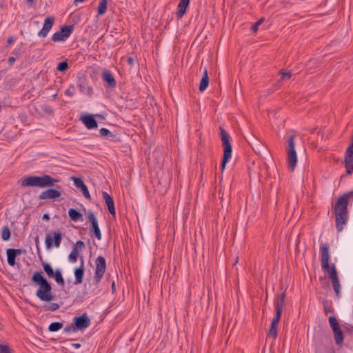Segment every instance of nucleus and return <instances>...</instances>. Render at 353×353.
Instances as JSON below:
<instances>
[{"mask_svg": "<svg viewBox=\"0 0 353 353\" xmlns=\"http://www.w3.org/2000/svg\"><path fill=\"white\" fill-rule=\"evenodd\" d=\"M99 136L101 137H114V134L107 128H101L99 130Z\"/></svg>", "mask_w": 353, "mask_h": 353, "instance_id": "473e14b6", "label": "nucleus"}, {"mask_svg": "<svg viewBox=\"0 0 353 353\" xmlns=\"http://www.w3.org/2000/svg\"><path fill=\"white\" fill-rule=\"evenodd\" d=\"M335 342L337 345H340L343 341V334L341 330V328L333 331Z\"/></svg>", "mask_w": 353, "mask_h": 353, "instance_id": "cd10ccee", "label": "nucleus"}, {"mask_svg": "<svg viewBox=\"0 0 353 353\" xmlns=\"http://www.w3.org/2000/svg\"><path fill=\"white\" fill-rule=\"evenodd\" d=\"M332 285H333V288H334V290L336 293V295L339 297L340 296V288H341V285H340V283H339V280L337 279V280H335V281H332Z\"/></svg>", "mask_w": 353, "mask_h": 353, "instance_id": "2f4dec72", "label": "nucleus"}, {"mask_svg": "<svg viewBox=\"0 0 353 353\" xmlns=\"http://www.w3.org/2000/svg\"><path fill=\"white\" fill-rule=\"evenodd\" d=\"M88 218L91 223V226L90 228V232L91 233V235H94L96 237V239H97L98 240H101L102 238V234L101 232V230L99 227L98 220L96 216L94 215V212L92 211H89L88 212Z\"/></svg>", "mask_w": 353, "mask_h": 353, "instance_id": "9b49d317", "label": "nucleus"}, {"mask_svg": "<svg viewBox=\"0 0 353 353\" xmlns=\"http://www.w3.org/2000/svg\"><path fill=\"white\" fill-rule=\"evenodd\" d=\"M44 110L48 112H51L52 108L50 106H47V107H46V108H44Z\"/></svg>", "mask_w": 353, "mask_h": 353, "instance_id": "8fccbe9b", "label": "nucleus"}, {"mask_svg": "<svg viewBox=\"0 0 353 353\" xmlns=\"http://www.w3.org/2000/svg\"><path fill=\"white\" fill-rule=\"evenodd\" d=\"M81 121L88 130L95 129L98 127L97 121L92 114L82 116Z\"/></svg>", "mask_w": 353, "mask_h": 353, "instance_id": "a211bd4d", "label": "nucleus"}, {"mask_svg": "<svg viewBox=\"0 0 353 353\" xmlns=\"http://www.w3.org/2000/svg\"><path fill=\"white\" fill-rule=\"evenodd\" d=\"M320 252H321V268L324 272H327L330 271V276L332 281H335L339 279L337 272L336 269V266L334 264H332L330 268L329 265V245L327 243H323L320 245Z\"/></svg>", "mask_w": 353, "mask_h": 353, "instance_id": "39448f33", "label": "nucleus"}, {"mask_svg": "<svg viewBox=\"0 0 353 353\" xmlns=\"http://www.w3.org/2000/svg\"><path fill=\"white\" fill-rule=\"evenodd\" d=\"M190 0H180L177 6V16L181 18L182 17L189 5Z\"/></svg>", "mask_w": 353, "mask_h": 353, "instance_id": "4be33fe9", "label": "nucleus"}, {"mask_svg": "<svg viewBox=\"0 0 353 353\" xmlns=\"http://www.w3.org/2000/svg\"><path fill=\"white\" fill-rule=\"evenodd\" d=\"M102 79L103 81H106L108 86L110 88H114L116 85V80L112 73L108 70H105L102 73Z\"/></svg>", "mask_w": 353, "mask_h": 353, "instance_id": "412c9836", "label": "nucleus"}, {"mask_svg": "<svg viewBox=\"0 0 353 353\" xmlns=\"http://www.w3.org/2000/svg\"><path fill=\"white\" fill-rule=\"evenodd\" d=\"M34 0H27L28 3H32Z\"/></svg>", "mask_w": 353, "mask_h": 353, "instance_id": "864d4df0", "label": "nucleus"}, {"mask_svg": "<svg viewBox=\"0 0 353 353\" xmlns=\"http://www.w3.org/2000/svg\"><path fill=\"white\" fill-rule=\"evenodd\" d=\"M341 196L345 199L346 201H353V190L344 193Z\"/></svg>", "mask_w": 353, "mask_h": 353, "instance_id": "58836bf2", "label": "nucleus"}, {"mask_svg": "<svg viewBox=\"0 0 353 353\" xmlns=\"http://www.w3.org/2000/svg\"><path fill=\"white\" fill-rule=\"evenodd\" d=\"M10 250L17 256V255H20L23 252V250L21 249H13L9 248Z\"/></svg>", "mask_w": 353, "mask_h": 353, "instance_id": "79ce46f5", "label": "nucleus"}, {"mask_svg": "<svg viewBox=\"0 0 353 353\" xmlns=\"http://www.w3.org/2000/svg\"><path fill=\"white\" fill-rule=\"evenodd\" d=\"M42 266L43 268L44 272L46 273L49 278H54L59 285L64 286L65 281L60 269H57L55 271H54L51 265L47 262H43Z\"/></svg>", "mask_w": 353, "mask_h": 353, "instance_id": "6e6552de", "label": "nucleus"}, {"mask_svg": "<svg viewBox=\"0 0 353 353\" xmlns=\"http://www.w3.org/2000/svg\"><path fill=\"white\" fill-rule=\"evenodd\" d=\"M71 346H72V347H74V348H77H77L81 347V344H80V343H72V344H71Z\"/></svg>", "mask_w": 353, "mask_h": 353, "instance_id": "de8ad7c7", "label": "nucleus"}, {"mask_svg": "<svg viewBox=\"0 0 353 353\" xmlns=\"http://www.w3.org/2000/svg\"><path fill=\"white\" fill-rule=\"evenodd\" d=\"M220 137L223 146V157L221 162V170L225 169L227 162L232 157V145L230 143L231 137L223 127L219 128Z\"/></svg>", "mask_w": 353, "mask_h": 353, "instance_id": "423d86ee", "label": "nucleus"}, {"mask_svg": "<svg viewBox=\"0 0 353 353\" xmlns=\"http://www.w3.org/2000/svg\"><path fill=\"white\" fill-rule=\"evenodd\" d=\"M15 61V59L12 57H9L8 59V63L10 65H12Z\"/></svg>", "mask_w": 353, "mask_h": 353, "instance_id": "49530a36", "label": "nucleus"}, {"mask_svg": "<svg viewBox=\"0 0 353 353\" xmlns=\"http://www.w3.org/2000/svg\"><path fill=\"white\" fill-rule=\"evenodd\" d=\"M68 216L70 219L74 222L83 221V214L74 208L69 209Z\"/></svg>", "mask_w": 353, "mask_h": 353, "instance_id": "5701e85b", "label": "nucleus"}, {"mask_svg": "<svg viewBox=\"0 0 353 353\" xmlns=\"http://www.w3.org/2000/svg\"><path fill=\"white\" fill-rule=\"evenodd\" d=\"M74 30V26H63L61 28L59 31L54 33L52 35V40L53 41H65L72 34Z\"/></svg>", "mask_w": 353, "mask_h": 353, "instance_id": "9d476101", "label": "nucleus"}, {"mask_svg": "<svg viewBox=\"0 0 353 353\" xmlns=\"http://www.w3.org/2000/svg\"><path fill=\"white\" fill-rule=\"evenodd\" d=\"M108 0H100V2L97 8L98 15H103L107 11Z\"/></svg>", "mask_w": 353, "mask_h": 353, "instance_id": "bb28decb", "label": "nucleus"}, {"mask_svg": "<svg viewBox=\"0 0 353 353\" xmlns=\"http://www.w3.org/2000/svg\"><path fill=\"white\" fill-rule=\"evenodd\" d=\"M348 201L340 196L334 207V213L335 214L336 228L338 232H341L345 225L347 224L348 219L347 206Z\"/></svg>", "mask_w": 353, "mask_h": 353, "instance_id": "f03ea898", "label": "nucleus"}, {"mask_svg": "<svg viewBox=\"0 0 353 353\" xmlns=\"http://www.w3.org/2000/svg\"><path fill=\"white\" fill-rule=\"evenodd\" d=\"M63 331L65 332H74V323H72L70 325H66L63 328Z\"/></svg>", "mask_w": 353, "mask_h": 353, "instance_id": "37998d69", "label": "nucleus"}, {"mask_svg": "<svg viewBox=\"0 0 353 353\" xmlns=\"http://www.w3.org/2000/svg\"><path fill=\"white\" fill-rule=\"evenodd\" d=\"M14 42V38L13 37H10L8 39L7 43L10 45Z\"/></svg>", "mask_w": 353, "mask_h": 353, "instance_id": "a18cd8bd", "label": "nucleus"}, {"mask_svg": "<svg viewBox=\"0 0 353 353\" xmlns=\"http://www.w3.org/2000/svg\"><path fill=\"white\" fill-rule=\"evenodd\" d=\"M0 353H12V351L8 345L0 343Z\"/></svg>", "mask_w": 353, "mask_h": 353, "instance_id": "4c0bfd02", "label": "nucleus"}, {"mask_svg": "<svg viewBox=\"0 0 353 353\" xmlns=\"http://www.w3.org/2000/svg\"><path fill=\"white\" fill-rule=\"evenodd\" d=\"M264 20V18H261L259 20H258L256 23H254L252 27H251V30L253 31V32H256L257 30H258V27L259 25H261L262 23V22Z\"/></svg>", "mask_w": 353, "mask_h": 353, "instance_id": "ea45409f", "label": "nucleus"}, {"mask_svg": "<svg viewBox=\"0 0 353 353\" xmlns=\"http://www.w3.org/2000/svg\"><path fill=\"white\" fill-rule=\"evenodd\" d=\"M279 74L281 75V79H290L292 77L291 72H285L282 70L279 71Z\"/></svg>", "mask_w": 353, "mask_h": 353, "instance_id": "a19ab883", "label": "nucleus"}, {"mask_svg": "<svg viewBox=\"0 0 353 353\" xmlns=\"http://www.w3.org/2000/svg\"><path fill=\"white\" fill-rule=\"evenodd\" d=\"M85 0H74V3L77 4L78 3H81L84 1Z\"/></svg>", "mask_w": 353, "mask_h": 353, "instance_id": "603ef678", "label": "nucleus"}, {"mask_svg": "<svg viewBox=\"0 0 353 353\" xmlns=\"http://www.w3.org/2000/svg\"><path fill=\"white\" fill-rule=\"evenodd\" d=\"M59 179L52 178L51 176L44 174L41 176H29L23 178L21 180V185L22 187H39L45 188L47 186H52L54 183L59 182Z\"/></svg>", "mask_w": 353, "mask_h": 353, "instance_id": "7ed1b4c3", "label": "nucleus"}, {"mask_svg": "<svg viewBox=\"0 0 353 353\" xmlns=\"http://www.w3.org/2000/svg\"><path fill=\"white\" fill-rule=\"evenodd\" d=\"M83 261L82 260V264L81 267L79 268H76L74 270V276H75V281L74 282V285L81 284L83 281V278L84 275V270L83 268Z\"/></svg>", "mask_w": 353, "mask_h": 353, "instance_id": "b1692460", "label": "nucleus"}, {"mask_svg": "<svg viewBox=\"0 0 353 353\" xmlns=\"http://www.w3.org/2000/svg\"><path fill=\"white\" fill-rule=\"evenodd\" d=\"M329 323H330V327H332V331H335L336 330L340 329L337 319L334 316L329 317Z\"/></svg>", "mask_w": 353, "mask_h": 353, "instance_id": "7c9ffc66", "label": "nucleus"}, {"mask_svg": "<svg viewBox=\"0 0 353 353\" xmlns=\"http://www.w3.org/2000/svg\"><path fill=\"white\" fill-rule=\"evenodd\" d=\"M61 195V192L57 189H48L45 191H43L39 195V199L41 200L55 199L59 197Z\"/></svg>", "mask_w": 353, "mask_h": 353, "instance_id": "dca6fc26", "label": "nucleus"}, {"mask_svg": "<svg viewBox=\"0 0 353 353\" xmlns=\"http://www.w3.org/2000/svg\"><path fill=\"white\" fill-rule=\"evenodd\" d=\"M96 116L98 117H101V115H99V114H97Z\"/></svg>", "mask_w": 353, "mask_h": 353, "instance_id": "5fc2aeb1", "label": "nucleus"}, {"mask_svg": "<svg viewBox=\"0 0 353 353\" xmlns=\"http://www.w3.org/2000/svg\"><path fill=\"white\" fill-rule=\"evenodd\" d=\"M42 219H43V220L48 221V220L50 219V216H49V214H48L46 213V214H44L43 215Z\"/></svg>", "mask_w": 353, "mask_h": 353, "instance_id": "09e8293b", "label": "nucleus"}, {"mask_svg": "<svg viewBox=\"0 0 353 353\" xmlns=\"http://www.w3.org/2000/svg\"><path fill=\"white\" fill-rule=\"evenodd\" d=\"M32 281L39 285L36 295L41 301L50 302L53 300L52 286L41 272H35L32 276Z\"/></svg>", "mask_w": 353, "mask_h": 353, "instance_id": "f257e3e1", "label": "nucleus"}, {"mask_svg": "<svg viewBox=\"0 0 353 353\" xmlns=\"http://www.w3.org/2000/svg\"><path fill=\"white\" fill-rule=\"evenodd\" d=\"M128 63L129 65H130L131 67H132L134 65V59L132 57H129L128 58Z\"/></svg>", "mask_w": 353, "mask_h": 353, "instance_id": "c03bdc74", "label": "nucleus"}, {"mask_svg": "<svg viewBox=\"0 0 353 353\" xmlns=\"http://www.w3.org/2000/svg\"><path fill=\"white\" fill-rule=\"evenodd\" d=\"M209 84V77L208 74V70L206 68L203 70V77L199 83V90L200 92H203L208 86Z\"/></svg>", "mask_w": 353, "mask_h": 353, "instance_id": "393cba45", "label": "nucleus"}, {"mask_svg": "<svg viewBox=\"0 0 353 353\" xmlns=\"http://www.w3.org/2000/svg\"><path fill=\"white\" fill-rule=\"evenodd\" d=\"M323 308H324V312H325V314H327L328 313L334 312V308L332 307L331 303H329L327 301H325L323 303Z\"/></svg>", "mask_w": 353, "mask_h": 353, "instance_id": "f704fd0d", "label": "nucleus"}, {"mask_svg": "<svg viewBox=\"0 0 353 353\" xmlns=\"http://www.w3.org/2000/svg\"><path fill=\"white\" fill-rule=\"evenodd\" d=\"M54 21L55 19L54 17L48 16L44 21L42 29L38 32V36L42 38L46 37L49 32L52 29Z\"/></svg>", "mask_w": 353, "mask_h": 353, "instance_id": "2eb2a0df", "label": "nucleus"}, {"mask_svg": "<svg viewBox=\"0 0 353 353\" xmlns=\"http://www.w3.org/2000/svg\"><path fill=\"white\" fill-rule=\"evenodd\" d=\"M288 165L291 172L294 170L297 163V155L295 150L294 136L290 135L288 140Z\"/></svg>", "mask_w": 353, "mask_h": 353, "instance_id": "0eeeda50", "label": "nucleus"}, {"mask_svg": "<svg viewBox=\"0 0 353 353\" xmlns=\"http://www.w3.org/2000/svg\"><path fill=\"white\" fill-rule=\"evenodd\" d=\"M74 332L77 330H82L90 325L91 321L88 315L85 313L80 316L74 317L73 319Z\"/></svg>", "mask_w": 353, "mask_h": 353, "instance_id": "f8f14e48", "label": "nucleus"}, {"mask_svg": "<svg viewBox=\"0 0 353 353\" xmlns=\"http://www.w3.org/2000/svg\"><path fill=\"white\" fill-rule=\"evenodd\" d=\"M45 311H55L59 308V305L56 303H52L49 305H46L43 307Z\"/></svg>", "mask_w": 353, "mask_h": 353, "instance_id": "c9c22d12", "label": "nucleus"}, {"mask_svg": "<svg viewBox=\"0 0 353 353\" xmlns=\"http://www.w3.org/2000/svg\"><path fill=\"white\" fill-rule=\"evenodd\" d=\"M75 92V88L73 84H70L69 87L65 90L64 94L68 97H72Z\"/></svg>", "mask_w": 353, "mask_h": 353, "instance_id": "e433bc0d", "label": "nucleus"}, {"mask_svg": "<svg viewBox=\"0 0 353 353\" xmlns=\"http://www.w3.org/2000/svg\"><path fill=\"white\" fill-rule=\"evenodd\" d=\"M6 254H7L8 263L10 266H14L16 263V262H15L16 256L11 252V250H10V249L7 250Z\"/></svg>", "mask_w": 353, "mask_h": 353, "instance_id": "c85d7f7f", "label": "nucleus"}, {"mask_svg": "<svg viewBox=\"0 0 353 353\" xmlns=\"http://www.w3.org/2000/svg\"><path fill=\"white\" fill-rule=\"evenodd\" d=\"M85 248V243L82 241H78L72 247V250L69 254V260L71 262H76L79 255L78 250H82Z\"/></svg>", "mask_w": 353, "mask_h": 353, "instance_id": "6ab92c4d", "label": "nucleus"}, {"mask_svg": "<svg viewBox=\"0 0 353 353\" xmlns=\"http://www.w3.org/2000/svg\"><path fill=\"white\" fill-rule=\"evenodd\" d=\"M68 68V63L66 61H61L58 63L57 70L59 72H64Z\"/></svg>", "mask_w": 353, "mask_h": 353, "instance_id": "72a5a7b5", "label": "nucleus"}, {"mask_svg": "<svg viewBox=\"0 0 353 353\" xmlns=\"http://www.w3.org/2000/svg\"><path fill=\"white\" fill-rule=\"evenodd\" d=\"M77 87L80 92L91 97L93 94V89L91 85L88 84V80L85 77H79L77 82Z\"/></svg>", "mask_w": 353, "mask_h": 353, "instance_id": "4468645a", "label": "nucleus"}, {"mask_svg": "<svg viewBox=\"0 0 353 353\" xmlns=\"http://www.w3.org/2000/svg\"><path fill=\"white\" fill-rule=\"evenodd\" d=\"M95 274L94 276V281L96 285H98L101 279L103 278L106 269V262L103 256H99L97 258L96 261Z\"/></svg>", "mask_w": 353, "mask_h": 353, "instance_id": "1a4fd4ad", "label": "nucleus"}, {"mask_svg": "<svg viewBox=\"0 0 353 353\" xmlns=\"http://www.w3.org/2000/svg\"><path fill=\"white\" fill-rule=\"evenodd\" d=\"M285 292L281 293L274 301L275 316L271 322L268 336L276 339L277 337V328L281 319L283 308L285 305Z\"/></svg>", "mask_w": 353, "mask_h": 353, "instance_id": "20e7f679", "label": "nucleus"}, {"mask_svg": "<svg viewBox=\"0 0 353 353\" xmlns=\"http://www.w3.org/2000/svg\"><path fill=\"white\" fill-rule=\"evenodd\" d=\"M53 240L51 234H48L46 236L45 243L47 249H50L52 247L53 244L56 248H59L61 245L62 240V234L61 232H54Z\"/></svg>", "mask_w": 353, "mask_h": 353, "instance_id": "ddd939ff", "label": "nucleus"}, {"mask_svg": "<svg viewBox=\"0 0 353 353\" xmlns=\"http://www.w3.org/2000/svg\"><path fill=\"white\" fill-rule=\"evenodd\" d=\"M112 290L113 292L115 291V283H114V281H113L112 283Z\"/></svg>", "mask_w": 353, "mask_h": 353, "instance_id": "3c124183", "label": "nucleus"}, {"mask_svg": "<svg viewBox=\"0 0 353 353\" xmlns=\"http://www.w3.org/2000/svg\"><path fill=\"white\" fill-rule=\"evenodd\" d=\"M1 239L4 241H7L10 239L11 236V232L8 227V225H4L2 228L1 232Z\"/></svg>", "mask_w": 353, "mask_h": 353, "instance_id": "a878e982", "label": "nucleus"}, {"mask_svg": "<svg viewBox=\"0 0 353 353\" xmlns=\"http://www.w3.org/2000/svg\"><path fill=\"white\" fill-rule=\"evenodd\" d=\"M103 199L107 205L109 212L114 216L116 215L114 200L112 197L106 192H102Z\"/></svg>", "mask_w": 353, "mask_h": 353, "instance_id": "aec40b11", "label": "nucleus"}, {"mask_svg": "<svg viewBox=\"0 0 353 353\" xmlns=\"http://www.w3.org/2000/svg\"><path fill=\"white\" fill-rule=\"evenodd\" d=\"M72 181H74V184L77 188H79L81 190L83 195L88 199H91L89 190L88 189V187L84 183L83 181L81 178L77 177H72Z\"/></svg>", "mask_w": 353, "mask_h": 353, "instance_id": "f3484780", "label": "nucleus"}, {"mask_svg": "<svg viewBox=\"0 0 353 353\" xmlns=\"http://www.w3.org/2000/svg\"><path fill=\"white\" fill-rule=\"evenodd\" d=\"M63 326V323L61 322H53L50 324L48 327V330L50 332H57L60 329H61Z\"/></svg>", "mask_w": 353, "mask_h": 353, "instance_id": "c756f323", "label": "nucleus"}]
</instances>
